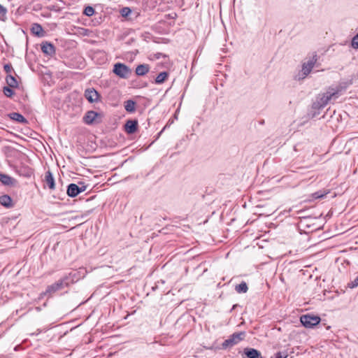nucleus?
Returning <instances> with one entry per match:
<instances>
[{
	"mask_svg": "<svg viewBox=\"0 0 358 358\" xmlns=\"http://www.w3.org/2000/svg\"><path fill=\"white\" fill-rule=\"evenodd\" d=\"M337 98L336 93L329 87L326 92L318 94L313 103V108L315 110L324 108L331 99L335 100Z\"/></svg>",
	"mask_w": 358,
	"mask_h": 358,
	"instance_id": "nucleus-1",
	"label": "nucleus"
},
{
	"mask_svg": "<svg viewBox=\"0 0 358 358\" xmlns=\"http://www.w3.org/2000/svg\"><path fill=\"white\" fill-rule=\"evenodd\" d=\"M70 276L64 275L55 283L48 285L45 289V292H43L42 294L48 295L49 296H51L57 291L62 290L65 287H68L70 284Z\"/></svg>",
	"mask_w": 358,
	"mask_h": 358,
	"instance_id": "nucleus-2",
	"label": "nucleus"
},
{
	"mask_svg": "<svg viewBox=\"0 0 358 358\" xmlns=\"http://www.w3.org/2000/svg\"><path fill=\"white\" fill-rule=\"evenodd\" d=\"M317 61V55L316 53H314L312 57H310L307 62H304L302 64L301 70L296 76V78L299 80L306 78L311 72Z\"/></svg>",
	"mask_w": 358,
	"mask_h": 358,
	"instance_id": "nucleus-3",
	"label": "nucleus"
},
{
	"mask_svg": "<svg viewBox=\"0 0 358 358\" xmlns=\"http://www.w3.org/2000/svg\"><path fill=\"white\" fill-rule=\"evenodd\" d=\"M245 336V333L244 331L234 333L222 343V348L227 349L234 346L243 340Z\"/></svg>",
	"mask_w": 358,
	"mask_h": 358,
	"instance_id": "nucleus-4",
	"label": "nucleus"
},
{
	"mask_svg": "<svg viewBox=\"0 0 358 358\" xmlns=\"http://www.w3.org/2000/svg\"><path fill=\"white\" fill-rule=\"evenodd\" d=\"M87 189V185L84 182H79V185L71 183L67 187L66 193L70 197H76L80 193L85 192Z\"/></svg>",
	"mask_w": 358,
	"mask_h": 358,
	"instance_id": "nucleus-5",
	"label": "nucleus"
},
{
	"mask_svg": "<svg viewBox=\"0 0 358 358\" xmlns=\"http://www.w3.org/2000/svg\"><path fill=\"white\" fill-rule=\"evenodd\" d=\"M113 72L121 78H127L131 74V70L124 64L116 63L114 65Z\"/></svg>",
	"mask_w": 358,
	"mask_h": 358,
	"instance_id": "nucleus-6",
	"label": "nucleus"
},
{
	"mask_svg": "<svg viewBox=\"0 0 358 358\" xmlns=\"http://www.w3.org/2000/svg\"><path fill=\"white\" fill-rule=\"evenodd\" d=\"M300 321L305 327L312 328L320 323V317L307 314L302 315L300 318Z\"/></svg>",
	"mask_w": 358,
	"mask_h": 358,
	"instance_id": "nucleus-7",
	"label": "nucleus"
},
{
	"mask_svg": "<svg viewBox=\"0 0 358 358\" xmlns=\"http://www.w3.org/2000/svg\"><path fill=\"white\" fill-rule=\"evenodd\" d=\"M353 83V78H347L341 80L338 85L335 87H330L333 91L336 93L337 97L340 96L341 92L345 91L349 86H350Z\"/></svg>",
	"mask_w": 358,
	"mask_h": 358,
	"instance_id": "nucleus-8",
	"label": "nucleus"
},
{
	"mask_svg": "<svg viewBox=\"0 0 358 358\" xmlns=\"http://www.w3.org/2000/svg\"><path fill=\"white\" fill-rule=\"evenodd\" d=\"M84 96L90 103L98 102L100 100V94L93 87L86 89Z\"/></svg>",
	"mask_w": 358,
	"mask_h": 358,
	"instance_id": "nucleus-9",
	"label": "nucleus"
},
{
	"mask_svg": "<svg viewBox=\"0 0 358 358\" xmlns=\"http://www.w3.org/2000/svg\"><path fill=\"white\" fill-rule=\"evenodd\" d=\"M41 49L42 52L48 56H53L55 54V47L54 45L48 41H43L41 44Z\"/></svg>",
	"mask_w": 358,
	"mask_h": 358,
	"instance_id": "nucleus-10",
	"label": "nucleus"
},
{
	"mask_svg": "<svg viewBox=\"0 0 358 358\" xmlns=\"http://www.w3.org/2000/svg\"><path fill=\"white\" fill-rule=\"evenodd\" d=\"M138 129V121L136 120H129L124 124V130L129 134H132Z\"/></svg>",
	"mask_w": 358,
	"mask_h": 358,
	"instance_id": "nucleus-11",
	"label": "nucleus"
},
{
	"mask_svg": "<svg viewBox=\"0 0 358 358\" xmlns=\"http://www.w3.org/2000/svg\"><path fill=\"white\" fill-rule=\"evenodd\" d=\"M243 353L246 358H263L261 352L255 348H245Z\"/></svg>",
	"mask_w": 358,
	"mask_h": 358,
	"instance_id": "nucleus-12",
	"label": "nucleus"
},
{
	"mask_svg": "<svg viewBox=\"0 0 358 358\" xmlns=\"http://www.w3.org/2000/svg\"><path fill=\"white\" fill-rule=\"evenodd\" d=\"M99 113L94 110L87 111L83 117V122L87 124H92L95 120Z\"/></svg>",
	"mask_w": 358,
	"mask_h": 358,
	"instance_id": "nucleus-13",
	"label": "nucleus"
},
{
	"mask_svg": "<svg viewBox=\"0 0 358 358\" xmlns=\"http://www.w3.org/2000/svg\"><path fill=\"white\" fill-rule=\"evenodd\" d=\"M31 31L34 35L38 37H43L45 35V31L42 26L38 23H34L32 24Z\"/></svg>",
	"mask_w": 358,
	"mask_h": 358,
	"instance_id": "nucleus-14",
	"label": "nucleus"
},
{
	"mask_svg": "<svg viewBox=\"0 0 358 358\" xmlns=\"http://www.w3.org/2000/svg\"><path fill=\"white\" fill-rule=\"evenodd\" d=\"M45 182L50 189H54L55 187V179L50 171L45 172Z\"/></svg>",
	"mask_w": 358,
	"mask_h": 358,
	"instance_id": "nucleus-15",
	"label": "nucleus"
},
{
	"mask_svg": "<svg viewBox=\"0 0 358 358\" xmlns=\"http://www.w3.org/2000/svg\"><path fill=\"white\" fill-rule=\"evenodd\" d=\"M150 71V66L146 64L138 65L136 68V74L139 76H145Z\"/></svg>",
	"mask_w": 358,
	"mask_h": 358,
	"instance_id": "nucleus-16",
	"label": "nucleus"
},
{
	"mask_svg": "<svg viewBox=\"0 0 358 358\" xmlns=\"http://www.w3.org/2000/svg\"><path fill=\"white\" fill-rule=\"evenodd\" d=\"M0 204L7 208L13 206L11 197L7 194H4L0 196Z\"/></svg>",
	"mask_w": 358,
	"mask_h": 358,
	"instance_id": "nucleus-17",
	"label": "nucleus"
},
{
	"mask_svg": "<svg viewBox=\"0 0 358 358\" xmlns=\"http://www.w3.org/2000/svg\"><path fill=\"white\" fill-rule=\"evenodd\" d=\"M15 180L8 175L0 173V182L4 185H13Z\"/></svg>",
	"mask_w": 358,
	"mask_h": 358,
	"instance_id": "nucleus-18",
	"label": "nucleus"
},
{
	"mask_svg": "<svg viewBox=\"0 0 358 358\" xmlns=\"http://www.w3.org/2000/svg\"><path fill=\"white\" fill-rule=\"evenodd\" d=\"M9 116H10V119H12L17 122H20V123H27V120H26V118L19 113H15V112L11 113L9 115Z\"/></svg>",
	"mask_w": 358,
	"mask_h": 358,
	"instance_id": "nucleus-19",
	"label": "nucleus"
},
{
	"mask_svg": "<svg viewBox=\"0 0 358 358\" xmlns=\"http://www.w3.org/2000/svg\"><path fill=\"white\" fill-rule=\"evenodd\" d=\"M235 290L238 294L246 293L248 290V287L245 281H242L240 284L235 286Z\"/></svg>",
	"mask_w": 358,
	"mask_h": 358,
	"instance_id": "nucleus-20",
	"label": "nucleus"
},
{
	"mask_svg": "<svg viewBox=\"0 0 358 358\" xmlns=\"http://www.w3.org/2000/svg\"><path fill=\"white\" fill-rule=\"evenodd\" d=\"M6 81L8 84V86L10 87L17 88L18 87V82L17 81L16 78L10 74L6 76Z\"/></svg>",
	"mask_w": 358,
	"mask_h": 358,
	"instance_id": "nucleus-21",
	"label": "nucleus"
},
{
	"mask_svg": "<svg viewBox=\"0 0 358 358\" xmlns=\"http://www.w3.org/2000/svg\"><path fill=\"white\" fill-rule=\"evenodd\" d=\"M124 108L129 113H134L136 110V102L131 99L124 102Z\"/></svg>",
	"mask_w": 358,
	"mask_h": 358,
	"instance_id": "nucleus-22",
	"label": "nucleus"
},
{
	"mask_svg": "<svg viewBox=\"0 0 358 358\" xmlns=\"http://www.w3.org/2000/svg\"><path fill=\"white\" fill-rule=\"evenodd\" d=\"M169 77V73L166 71L161 72L158 74V76L155 78L156 84H162Z\"/></svg>",
	"mask_w": 358,
	"mask_h": 358,
	"instance_id": "nucleus-23",
	"label": "nucleus"
},
{
	"mask_svg": "<svg viewBox=\"0 0 358 358\" xmlns=\"http://www.w3.org/2000/svg\"><path fill=\"white\" fill-rule=\"evenodd\" d=\"M19 173L26 178H30L33 175V170L27 166L22 167Z\"/></svg>",
	"mask_w": 358,
	"mask_h": 358,
	"instance_id": "nucleus-24",
	"label": "nucleus"
},
{
	"mask_svg": "<svg viewBox=\"0 0 358 358\" xmlns=\"http://www.w3.org/2000/svg\"><path fill=\"white\" fill-rule=\"evenodd\" d=\"M7 9L4 6L0 4V20L5 22L7 19L6 17Z\"/></svg>",
	"mask_w": 358,
	"mask_h": 358,
	"instance_id": "nucleus-25",
	"label": "nucleus"
},
{
	"mask_svg": "<svg viewBox=\"0 0 358 358\" xmlns=\"http://www.w3.org/2000/svg\"><path fill=\"white\" fill-rule=\"evenodd\" d=\"M94 8L90 6H86L83 11V14L88 17L92 16L94 14Z\"/></svg>",
	"mask_w": 358,
	"mask_h": 358,
	"instance_id": "nucleus-26",
	"label": "nucleus"
},
{
	"mask_svg": "<svg viewBox=\"0 0 358 358\" xmlns=\"http://www.w3.org/2000/svg\"><path fill=\"white\" fill-rule=\"evenodd\" d=\"M328 192L317 191L312 194V197L314 199H322L327 194Z\"/></svg>",
	"mask_w": 358,
	"mask_h": 358,
	"instance_id": "nucleus-27",
	"label": "nucleus"
},
{
	"mask_svg": "<svg viewBox=\"0 0 358 358\" xmlns=\"http://www.w3.org/2000/svg\"><path fill=\"white\" fill-rule=\"evenodd\" d=\"M13 87H10L9 86L4 87L3 89V92L5 96L7 97H11L14 94V92L12 90Z\"/></svg>",
	"mask_w": 358,
	"mask_h": 358,
	"instance_id": "nucleus-28",
	"label": "nucleus"
},
{
	"mask_svg": "<svg viewBox=\"0 0 358 358\" xmlns=\"http://www.w3.org/2000/svg\"><path fill=\"white\" fill-rule=\"evenodd\" d=\"M348 287L351 289L358 287V275L355 278L354 280L348 282Z\"/></svg>",
	"mask_w": 358,
	"mask_h": 358,
	"instance_id": "nucleus-29",
	"label": "nucleus"
},
{
	"mask_svg": "<svg viewBox=\"0 0 358 358\" xmlns=\"http://www.w3.org/2000/svg\"><path fill=\"white\" fill-rule=\"evenodd\" d=\"M351 45L355 49H358V33L352 38Z\"/></svg>",
	"mask_w": 358,
	"mask_h": 358,
	"instance_id": "nucleus-30",
	"label": "nucleus"
},
{
	"mask_svg": "<svg viewBox=\"0 0 358 358\" xmlns=\"http://www.w3.org/2000/svg\"><path fill=\"white\" fill-rule=\"evenodd\" d=\"M287 356L286 352H278L275 354V358H287Z\"/></svg>",
	"mask_w": 358,
	"mask_h": 358,
	"instance_id": "nucleus-31",
	"label": "nucleus"
},
{
	"mask_svg": "<svg viewBox=\"0 0 358 358\" xmlns=\"http://www.w3.org/2000/svg\"><path fill=\"white\" fill-rule=\"evenodd\" d=\"M3 69L7 73H10L13 70V67L10 64H5Z\"/></svg>",
	"mask_w": 358,
	"mask_h": 358,
	"instance_id": "nucleus-32",
	"label": "nucleus"
},
{
	"mask_svg": "<svg viewBox=\"0 0 358 358\" xmlns=\"http://www.w3.org/2000/svg\"><path fill=\"white\" fill-rule=\"evenodd\" d=\"M131 13V10L129 8H124L122 9V16H127Z\"/></svg>",
	"mask_w": 358,
	"mask_h": 358,
	"instance_id": "nucleus-33",
	"label": "nucleus"
},
{
	"mask_svg": "<svg viewBox=\"0 0 358 358\" xmlns=\"http://www.w3.org/2000/svg\"><path fill=\"white\" fill-rule=\"evenodd\" d=\"M237 306H238V304H234V305L232 306V308H231V311H232L233 310H234Z\"/></svg>",
	"mask_w": 358,
	"mask_h": 358,
	"instance_id": "nucleus-34",
	"label": "nucleus"
},
{
	"mask_svg": "<svg viewBox=\"0 0 358 358\" xmlns=\"http://www.w3.org/2000/svg\"><path fill=\"white\" fill-rule=\"evenodd\" d=\"M162 55H163V54H162V53H157V58H158V59H159V58L160 57V56H162Z\"/></svg>",
	"mask_w": 358,
	"mask_h": 358,
	"instance_id": "nucleus-35",
	"label": "nucleus"
},
{
	"mask_svg": "<svg viewBox=\"0 0 358 358\" xmlns=\"http://www.w3.org/2000/svg\"><path fill=\"white\" fill-rule=\"evenodd\" d=\"M264 120H262V121H261V122H260V123H261V124H264Z\"/></svg>",
	"mask_w": 358,
	"mask_h": 358,
	"instance_id": "nucleus-36",
	"label": "nucleus"
}]
</instances>
